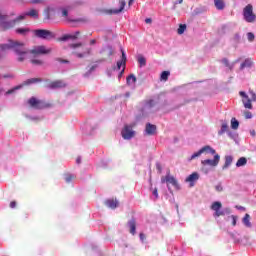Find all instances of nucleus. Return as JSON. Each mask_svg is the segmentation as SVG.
Masks as SVG:
<instances>
[{
  "instance_id": "49530a36",
  "label": "nucleus",
  "mask_w": 256,
  "mask_h": 256,
  "mask_svg": "<svg viewBox=\"0 0 256 256\" xmlns=\"http://www.w3.org/2000/svg\"><path fill=\"white\" fill-rule=\"evenodd\" d=\"M232 225L235 227L237 225V216H232Z\"/></svg>"
},
{
  "instance_id": "423d86ee",
  "label": "nucleus",
  "mask_w": 256,
  "mask_h": 256,
  "mask_svg": "<svg viewBox=\"0 0 256 256\" xmlns=\"http://www.w3.org/2000/svg\"><path fill=\"white\" fill-rule=\"evenodd\" d=\"M34 37L37 39H44L45 41H49L55 38V34L51 30L47 29H36L33 30Z\"/></svg>"
},
{
  "instance_id": "6e6552de",
  "label": "nucleus",
  "mask_w": 256,
  "mask_h": 256,
  "mask_svg": "<svg viewBox=\"0 0 256 256\" xmlns=\"http://www.w3.org/2000/svg\"><path fill=\"white\" fill-rule=\"evenodd\" d=\"M121 135L123 139H126V140L133 139V137H135V131H133V126L125 125L121 131Z\"/></svg>"
},
{
  "instance_id": "c756f323",
  "label": "nucleus",
  "mask_w": 256,
  "mask_h": 256,
  "mask_svg": "<svg viewBox=\"0 0 256 256\" xmlns=\"http://www.w3.org/2000/svg\"><path fill=\"white\" fill-rule=\"evenodd\" d=\"M186 29H187V25L180 24L179 28L177 30L178 35H183V33H185Z\"/></svg>"
},
{
  "instance_id": "37998d69",
  "label": "nucleus",
  "mask_w": 256,
  "mask_h": 256,
  "mask_svg": "<svg viewBox=\"0 0 256 256\" xmlns=\"http://www.w3.org/2000/svg\"><path fill=\"white\" fill-rule=\"evenodd\" d=\"M56 61H58V63H69V60H65L62 58H56Z\"/></svg>"
},
{
  "instance_id": "603ef678",
  "label": "nucleus",
  "mask_w": 256,
  "mask_h": 256,
  "mask_svg": "<svg viewBox=\"0 0 256 256\" xmlns=\"http://www.w3.org/2000/svg\"><path fill=\"white\" fill-rule=\"evenodd\" d=\"M95 43H97V40L95 39L90 40V45H95Z\"/></svg>"
},
{
  "instance_id": "3c124183",
  "label": "nucleus",
  "mask_w": 256,
  "mask_h": 256,
  "mask_svg": "<svg viewBox=\"0 0 256 256\" xmlns=\"http://www.w3.org/2000/svg\"><path fill=\"white\" fill-rule=\"evenodd\" d=\"M152 21H153V20H152L151 18H146V19H145V23H147V24L152 23Z\"/></svg>"
},
{
  "instance_id": "6ab92c4d",
  "label": "nucleus",
  "mask_w": 256,
  "mask_h": 256,
  "mask_svg": "<svg viewBox=\"0 0 256 256\" xmlns=\"http://www.w3.org/2000/svg\"><path fill=\"white\" fill-rule=\"evenodd\" d=\"M221 63H223V65H225L229 69V71H233V68L235 67V64L237 63V61L230 63L229 59L223 58L221 60Z\"/></svg>"
},
{
  "instance_id": "aec40b11",
  "label": "nucleus",
  "mask_w": 256,
  "mask_h": 256,
  "mask_svg": "<svg viewBox=\"0 0 256 256\" xmlns=\"http://www.w3.org/2000/svg\"><path fill=\"white\" fill-rule=\"evenodd\" d=\"M41 78H30L26 81H24L21 85L22 87H25L27 85H33V83H41Z\"/></svg>"
},
{
  "instance_id": "13d9d810",
  "label": "nucleus",
  "mask_w": 256,
  "mask_h": 256,
  "mask_svg": "<svg viewBox=\"0 0 256 256\" xmlns=\"http://www.w3.org/2000/svg\"><path fill=\"white\" fill-rule=\"evenodd\" d=\"M251 135H252L253 137H255V130H253V131L251 132Z\"/></svg>"
},
{
  "instance_id": "20e7f679",
  "label": "nucleus",
  "mask_w": 256,
  "mask_h": 256,
  "mask_svg": "<svg viewBox=\"0 0 256 256\" xmlns=\"http://www.w3.org/2000/svg\"><path fill=\"white\" fill-rule=\"evenodd\" d=\"M70 49H73V55H76L78 59H83V57H87L91 55V48L83 46L82 43L70 44Z\"/></svg>"
},
{
  "instance_id": "473e14b6",
  "label": "nucleus",
  "mask_w": 256,
  "mask_h": 256,
  "mask_svg": "<svg viewBox=\"0 0 256 256\" xmlns=\"http://www.w3.org/2000/svg\"><path fill=\"white\" fill-rule=\"evenodd\" d=\"M138 63L140 65V67H145V65H147V60L145 59V57L139 56Z\"/></svg>"
},
{
  "instance_id": "dca6fc26",
  "label": "nucleus",
  "mask_w": 256,
  "mask_h": 256,
  "mask_svg": "<svg viewBox=\"0 0 256 256\" xmlns=\"http://www.w3.org/2000/svg\"><path fill=\"white\" fill-rule=\"evenodd\" d=\"M195 181H199V173L197 172L190 174L186 178V183H191V187H193V183H195Z\"/></svg>"
},
{
  "instance_id": "5701e85b",
  "label": "nucleus",
  "mask_w": 256,
  "mask_h": 256,
  "mask_svg": "<svg viewBox=\"0 0 256 256\" xmlns=\"http://www.w3.org/2000/svg\"><path fill=\"white\" fill-rule=\"evenodd\" d=\"M101 53H106L107 57H111V55H113V47L106 46L102 49Z\"/></svg>"
},
{
  "instance_id": "bb28decb",
  "label": "nucleus",
  "mask_w": 256,
  "mask_h": 256,
  "mask_svg": "<svg viewBox=\"0 0 256 256\" xmlns=\"http://www.w3.org/2000/svg\"><path fill=\"white\" fill-rule=\"evenodd\" d=\"M227 131H229V125L224 122L221 125V129L219 130L218 135H223L224 133H227Z\"/></svg>"
},
{
  "instance_id": "6e6d98bb",
  "label": "nucleus",
  "mask_w": 256,
  "mask_h": 256,
  "mask_svg": "<svg viewBox=\"0 0 256 256\" xmlns=\"http://www.w3.org/2000/svg\"><path fill=\"white\" fill-rule=\"evenodd\" d=\"M80 34H81V32L77 31V32H75L74 36L79 37Z\"/></svg>"
},
{
  "instance_id": "de8ad7c7",
  "label": "nucleus",
  "mask_w": 256,
  "mask_h": 256,
  "mask_svg": "<svg viewBox=\"0 0 256 256\" xmlns=\"http://www.w3.org/2000/svg\"><path fill=\"white\" fill-rule=\"evenodd\" d=\"M15 207H17V202L16 201L10 202V208L15 209Z\"/></svg>"
},
{
  "instance_id": "39448f33",
  "label": "nucleus",
  "mask_w": 256,
  "mask_h": 256,
  "mask_svg": "<svg viewBox=\"0 0 256 256\" xmlns=\"http://www.w3.org/2000/svg\"><path fill=\"white\" fill-rule=\"evenodd\" d=\"M28 104L30 105V107H32V109L37 110L50 109V107H53V104L46 102L45 100L37 99L35 97H31L28 100Z\"/></svg>"
},
{
  "instance_id": "c03bdc74",
  "label": "nucleus",
  "mask_w": 256,
  "mask_h": 256,
  "mask_svg": "<svg viewBox=\"0 0 256 256\" xmlns=\"http://www.w3.org/2000/svg\"><path fill=\"white\" fill-rule=\"evenodd\" d=\"M30 3H32L33 5H37L39 3H43V0H31Z\"/></svg>"
},
{
  "instance_id": "a19ab883",
  "label": "nucleus",
  "mask_w": 256,
  "mask_h": 256,
  "mask_svg": "<svg viewBox=\"0 0 256 256\" xmlns=\"http://www.w3.org/2000/svg\"><path fill=\"white\" fill-rule=\"evenodd\" d=\"M215 190L218 191V193H221V191H223V186L221 184H218L215 186Z\"/></svg>"
},
{
  "instance_id": "4c0bfd02",
  "label": "nucleus",
  "mask_w": 256,
  "mask_h": 256,
  "mask_svg": "<svg viewBox=\"0 0 256 256\" xmlns=\"http://www.w3.org/2000/svg\"><path fill=\"white\" fill-rule=\"evenodd\" d=\"M247 39L248 41H250V43H252V41H255V34H253L252 32H248Z\"/></svg>"
},
{
  "instance_id": "cd10ccee",
  "label": "nucleus",
  "mask_w": 256,
  "mask_h": 256,
  "mask_svg": "<svg viewBox=\"0 0 256 256\" xmlns=\"http://www.w3.org/2000/svg\"><path fill=\"white\" fill-rule=\"evenodd\" d=\"M169 75H171V72L169 71H163L160 75V81H168Z\"/></svg>"
},
{
  "instance_id": "c85d7f7f",
  "label": "nucleus",
  "mask_w": 256,
  "mask_h": 256,
  "mask_svg": "<svg viewBox=\"0 0 256 256\" xmlns=\"http://www.w3.org/2000/svg\"><path fill=\"white\" fill-rule=\"evenodd\" d=\"M127 84H131V83H137V77H135L133 74H130L127 78H126Z\"/></svg>"
},
{
  "instance_id": "ddd939ff",
  "label": "nucleus",
  "mask_w": 256,
  "mask_h": 256,
  "mask_svg": "<svg viewBox=\"0 0 256 256\" xmlns=\"http://www.w3.org/2000/svg\"><path fill=\"white\" fill-rule=\"evenodd\" d=\"M122 58L117 62V69L120 70L121 67H125L127 63V55H125V50L121 49Z\"/></svg>"
},
{
  "instance_id": "393cba45",
  "label": "nucleus",
  "mask_w": 256,
  "mask_h": 256,
  "mask_svg": "<svg viewBox=\"0 0 256 256\" xmlns=\"http://www.w3.org/2000/svg\"><path fill=\"white\" fill-rule=\"evenodd\" d=\"M119 3H120V8L112 10V13H115V14L121 13L123 11V9H125V5H127L125 0H121Z\"/></svg>"
},
{
  "instance_id": "7c9ffc66",
  "label": "nucleus",
  "mask_w": 256,
  "mask_h": 256,
  "mask_svg": "<svg viewBox=\"0 0 256 256\" xmlns=\"http://www.w3.org/2000/svg\"><path fill=\"white\" fill-rule=\"evenodd\" d=\"M16 33H18V35H27L29 28H18L16 29Z\"/></svg>"
},
{
  "instance_id": "a18cd8bd",
  "label": "nucleus",
  "mask_w": 256,
  "mask_h": 256,
  "mask_svg": "<svg viewBox=\"0 0 256 256\" xmlns=\"http://www.w3.org/2000/svg\"><path fill=\"white\" fill-rule=\"evenodd\" d=\"M250 94H251L250 101H256V94H255V92L251 91Z\"/></svg>"
},
{
  "instance_id": "4d7b16f0",
  "label": "nucleus",
  "mask_w": 256,
  "mask_h": 256,
  "mask_svg": "<svg viewBox=\"0 0 256 256\" xmlns=\"http://www.w3.org/2000/svg\"><path fill=\"white\" fill-rule=\"evenodd\" d=\"M76 162H77V164L79 165V163H81V158L78 157V158L76 159Z\"/></svg>"
},
{
  "instance_id": "9b49d317",
  "label": "nucleus",
  "mask_w": 256,
  "mask_h": 256,
  "mask_svg": "<svg viewBox=\"0 0 256 256\" xmlns=\"http://www.w3.org/2000/svg\"><path fill=\"white\" fill-rule=\"evenodd\" d=\"M161 183H168V185H173V187H179V183H177V179L171 175H166L161 178Z\"/></svg>"
},
{
  "instance_id": "c9c22d12",
  "label": "nucleus",
  "mask_w": 256,
  "mask_h": 256,
  "mask_svg": "<svg viewBox=\"0 0 256 256\" xmlns=\"http://www.w3.org/2000/svg\"><path fill=\"white\" fill-rule=\"evenodd\" d=\"M74 179H75V175H73V174H66L65 175L66 183H71V181H73Z\"/></svg>"
},
{
  "instance_id": "bf43d9fd",
  "label": "nucleus",
  "mask_w": 256,
  "mask_h": 256,
  "mask_svg": "<svg viewBox=\"0 0 256 256\" xmlns=\"http://www.w3.org/2000/svg\"><path fill=\"white\" fill-rule=\"evenodd\" d=\"M238 209H245L243 206H240Z\"/></svg>"
},
{
  "instance_id": "9d476101",
  "label": "nucleus",
  "mask_w": 256,
  "mask_h": 256,
  "mask_svg": "<svg viewBox=\"0 0 256 256\" xmlns=\"http://www.w3.org/2000/svg\"><path fill=\"white\" fill-rule=\"evenodd\" d=\"M221 207H223V204L221 202H214L211 205L212 211H215L214 217H223L225 216V212L221 210Z\"/></svg>"
},
{
  "instance_id": "e433bc0d",
  "label": "nucleus",
  "mask_w": 256,
  "mask_h": 256,
  "mask_svg": "<svg viewBox=\"0 0 256 256\" xmlns=\"http://www.w3.org/2000/svg\"><path fill=\"white\" fill-rule=\"evenodd\" d=\"M30 63H32V65H43V60H41V59H31Z\"/></svg>"
},
{
  "instance_id": "7ed1b4c3",
  "label": "nucleus",
  "mask_w": 256,
  "mask_h": 256,
  "mask_svg": "<svg viewBox=\"0 0 256 256\" xmlns=\"http://www.w3.org/2000/svg\"><path fill=\"white\" fill-rule=\"evenodd\" d=\"M27 16L34 17L35 19H37L39 17V12H37V10L35 9H32L29 12L18 16L16 19L12 21H7L8 19L7 15H0V25L2 29H11L15 27V25H17V23H19L20 21L25 20V17Z\"/></svg>"
},
{
  "instance_id": "f257e3e1",
  "label": "nucleus",
  "mask_w": 256,
  "mask_h": 256,
  "mask_svg": "<svg viewBox=\"0 0 256 256\" xmlns=\"http://www.w3.org/2000/svg\"><path fill=\"white\" fill-rule=\"evenodd\" d=\"M14 53L17 55V61L19 63H23L25 59H27V55L31 53V55H49L51 51H53L51 48H47L43 45L35 46L32 50H29L25 47V43L14 41V47H13Z\"/></svg>"
},
{
  "instance_id": "f8f14e48",
  "label": "nucleus",
  "mask_w": 256,
  "mask_h": 256,
  "mask_svg": "<svg viewBox=\"0 0 256 256\" xmlns=\"http://www.w3.org/2000/svg\"><path fill=\"white\" fill-rule=\"evenodd\" d=\"M239 94L241 97H243L242 103L245 109H253V104H251V99L249 98V96L243 91H241Z\"/></svg>"
},
{
  "instance_id": "72a5a7b5",
  "label": "nucleus",
  "mask_w": 256,
  "mask_h": 256,
  "mask_svg": "<svg viewBox=\"0 0 256 256\" xmlns=\"http://www.w3.org/2000/svg\"><path fill=\"white\" fill-rule=\"evenodd\" d=\"M231 127L232 129H239V121L237 119L232 118L231 119Z\"/></svg>"
},
{
  "instance_id": "0eeeda50",
  "label": "nucleus",
  "mask_w": 256,
  "mask_h": 256,
  "mask_svg": "<svg viewBox=\"0 0 256 256\" xmlns=\"http://www.w3.org/2000/svg\"><path fill=\"white\" fill-rule=\"evenodd\" d=\"M243 17L244 20L247 23H255L256 21V15L253 12V5L248 4L244 9H243Z\"/></svg>"
},
{
  "instance_id": "a878e982",
  "label": "nucleus",
  "mask_w": 256,
  "mask_h": 256,
  "mask_svg": "<svg viewBox=\"0 0 256 256\" xmlns=\"http://www.w3.org/2000/svg\"><path fill=\"white\" fill-rule=\"evenodd\" d=\"M245 165H247V158L245 157L239 158L236 162V167H245Z\"/></svg>"
},
{
  "instance_id": "412c9836",
  "label": "nucleus",
  "mask_w": 256,
  "mask_h": 256,
  "mask_svg": "<svg viewBox=\"0 0 256 256\" xmlns=\"http://www.w3.org/2000/svg\"><path fill=\"white\" fill-rule=\"evenodd\" d=\"M242 223L243 225H245V227H248L249 229L250 227H253V224H251V216L249 214L244 215Z\"/></svg>"
},
{
  "instance_id": "5fc2aeb1",
  "label": "nucleus",
  "mask_w": 256,
  "mask_h": 256,
  "mask_svg": "<svg viewBox=\"0 0 256 256\" xmlns=\"http://www.w3.org/2000/svg\"><path fill=\"white\" fill-rule=\"evenodd\" d=\"M133 1H135V0H129V2H128L129 7H131L133 5Z\"/></svg>"
},
{
  "instance_id": "f03ea898",
  "label": "nucleus",
  "mask_w": 256,
  "mask_h": 256,
  "mask_svg": "<svg viewBox=\"0 0 256 256\" xmlns=\"http://www.w3.org/2000/svg\"><path fill=\"white\" fill-rule=\"evenodd\" d=\"M203 153H210V155H214V159H206L201 161L202 168L201 170L204 173H208L206 167H217L219 165V161H221V156L217 154V151L213 149L211 146L206 145L202 147L198 152H195L190 158L189 161H193V159H197V157H201Z\"/></svg>"
},
{
  "instance_id": "4468645a",
  "label": "nucleus",
  "mask_w": 256,
  "mask_h": 256,
  "mask_svg": "<svg viewBox=\"0 0 256 256\" xmlns=\"http://www.w3.org/2000/svg\"><path fill=\"white\" fill-rule=\"evenodd\" d=\"M105 205L109 209H117V207H119V202L117 199H108L105 201Z\"/></svg>"
},
{
  "instance_id": "8fccbe9b",
  "label": "nucleus",
  "mask_w": 256,
  "mask_h": 256,
  "mask_svg": "<svg viewBox=\"0 0 256 256\" xmlns=\"http://www.w3.org/2000/svg\"><path fill=\"white\" fill-rule=\"evenodd\" d=\"M140 239H141V241H145V234H143V233H140Z\"/></svg>"
},
{
  "instance_id": "b1692460",
  "label": "nucleus",
  "mask_w": 256,
  "mask_h": 256,
  "mask_svg": "<svg viewBox=\"0 0 256 256\" xmlns=\"http://www.w3.org/2000/svg\"><path fill=\"white\" fill-rule=\"evenodd\" d=\"M231 163H233V156H225V163L223 169H227L228 167H230Z\"/></svg>"
},
{
  "instance_id": "f3484780",
  "label": "nucleus",
  "mask_w": 256,
  "mask_h": 256,
  "mask_svg": "<svg viewBox=\"0 0 256 256\" xmlns=\"http://www.w3.org/2000/svg\"><path fill=\"white\" fill-rule=\"evenodd\" d=\"M145 131L148 135H155V133H157V126H155L151 123H147Z\"/></svg>"
},
{
  "instance_id": "79ce46f5",
  "label": "nucleus",
  "mask_w": 256,
  "mask_h": 256,
  "mask_svg": "<svg viewBox=\"0 0 256 256\" xmlns=\"http://www.w3.org/2000/svg\"><path fill=\"white\" fill-rule=\"evenodd\" d=\"M152 195H154L155 199H159V192H158L157 188H155L153 190Z\"/></svg>"
},
{
  "instance_id": "4be33fe9",
  "label": "nucleus",
  "mask_w": 256,
  "mask_h": 256,
  "mask_svg": "<svg viewBox=\"0 0 256 256\" xmlns=\"http://www.w3.org/2000/svg\"><path fill=\"white\" fill-rule=\"evenodd\" d=\"M214 5L218 11L225 9V0H214Z\"/></svg>"
},
{
  "instance_id": "052dcab7",
  "label": "nucleus",
  "mask_w": 256,
  "mask_h": 256,
  "mask_svg": "<svg viewBox=\"0 0 256 256\" xmlns=\"http://www.w3.org/2000/svg\"><path fill=\"white\" fill-rule=\"evenodd\" d=\"M124 71H125V68H123V70H122V72H121V73H124Z\"/></svg>"
},
{
  "instance_id": "ea45409f",
  "label": "nucleus",
  "mask_w": 256,
  "mask_h": 256,
  "mask_svg": "<svg viewBox=\"0 0 256 256\" xmlns=\"http://www.w3.org/2000/svg\"><path fill=\"white\" fill-rule=\"evenodd\" d=\"M244 117L245 119H252L253 118V114L249 111H245L244 112Z\"/></svg>"
},
{
  "instance_id": "1a4fd4ad",
  "label": "nucleus",
  "mask_w": 256,
  "mask_h": 256,
  "mask_svg": "<svg viewBox=\"0 0 256 256\" xmlns=\"http://www.w3.org/2000/svg\"><path fill=\"white\" fill-rule=\"evenodd\" d=\"M45 87L47 89H63V87H67V84L63 82V80H55L52 82H48Z\"/></svg>"
},
{
  "instance_id": "f704fd0d",
  "label": "nucleus",
  "mask_w": 256,
  "mask_h": 256,
  "mask_svg": "<svg viewBox=\"0 0 256 256\" xmlns=\"http://www.w3.org/2000/svg\"><path fill=\"white\" fill-rule=\"evenodd\" d=\"M21 88H23V85H18V86H16V87H14L13 89L8 90V91L6 92V95H11L12 93H15V91H17V90H19V89H21Z\"/></svg>"
},
{
  "instance_id": "2f4dec72",
  "label": "nucleus",
  "mask_w": 256,
  "mask_h": 256,
  "mask_svg": "<svg viewBox=\"0 0 256 256\" xmlns=\"http://www.w3.org/2000/svg\"><path fill=\"white\" fill-rule=\"evenodd\" d=\"M252 62L249 59H246L241 65H240V69L241 71H243V69H245V67H251Z\"/></svg>"
},
{
  "instance_id": "09e8293b",
  "label": "nucleus",
  "mask_w": 256,
  "mask_h": 256,
  "mask_svg": "<svg viewBox=\"0 0 256 256\" xmlns=\"http://www.w3.org/2000/svg\"><path fill=\"white\" fill-rule=\"evenodd\" d=\"M67 15H69V12L66 9H63L62 10V16L67 17Z\"/></svg>"
},
{
  "instance_id": "58836bf2",
  "label": "nucleus",
  "mask_w": 256,
  "mask_h": 256,
  "mask_svg": "<svg viewBox=\"0 0 256 256\" xmlns=\"http://www.w3.org/2000/svg\"><path fill=\"white\" fill-rule=\"evenodd\" d=\"M67 39H77L75 35H65L61 38L62 41H67Z\"/></svg>"
},
{
  "instance_id": "864d4df0",
  "label": "nucleus",
  "mask_w": 256,
  "mask_h": 256,
  "mask_svg": "<svg viewBox=\"0 0 256 256\" xmlns=\"http://www.w3.org/2000/svg\"><path fill=\"white\" fill-rule=\"evenodd\" d=\"M181 3H183V0H178V2L176 1L174 5H181Z\"/></svg>"
},
{
  "instance_id": "2eb2a0df",
  "label": "nucleus",
  "mask_w": 256,
  "mask_h": 256,
  "mask_svg": "<svg viewBox=\"0 0 256 256\" xmlns=\"http://www.w3.org/2000/svg\"><path fill=\"white\" fill-rule=\"evenodd\" d=\"M128 227L131 235H135L137 233V221L134 218L128 222Z\"/></svg>"
},
{
  "instance_id": "a211bd4d",
  "label": "nucleus",
  "mask_w": 256,
  "mask_h": 256,
  "mask_svg": "<svg viewBox=\"0 0 256 256\" xmlns=\"http://www.w3.org/2000/svg\"><path fill=\"white\" fill-rule=\"evenodd\" d=\"M14 45H15V41L9 40L7 44H0V49L1 51H9L13 49Z\"/></svg>"
}]
</instances>
